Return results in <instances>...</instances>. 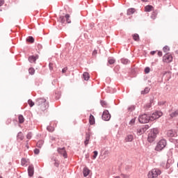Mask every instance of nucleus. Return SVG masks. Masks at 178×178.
Listing matches in <instances>:
<instances>
[{
    "mask_svg": "<svg viewBox=\"0 0 178 178\" xmlns=\"http://www.w3.org/2000/svg\"><path fill=\"white\" fill-rule=\"evenodd\" d=\"M36 104L40 106L39 109L42 111H45L49 108V104L45 99H38L36 100Z\"/></svg>",
    "mask_w": 178,
    "mask_h": 178,
    "instance_id": "1",
    "label": "nucleus"
},
{
    "mask_svg": "<svg viewBox=\"0 0 178 178\" xmlns=\"http://www.w3.org/2000/svg\"><path fill=\"white\" fill-rule=\"evenodd\" d=\"M159 133V131L157 128L152 129L150 133L148 134V138H147L148 142L152 143L154 140H155Z\"/></svg>",
    "mask_w": 178,
    "mask_h": 178,
    "instance_id": "2",
    "label": "nucleus"
},
{
    "mask_svg": "<svg viewBox=\"0 0 178 178\" xmlns=\"http://www.w3.org/2000/svg\"><path fill=\"white\" fill-rule=\"evenodd\" d=\"M162 172L158 168H153L151 171H149L147 174L148 178H156L158 177Z\"/></svg>",
    "mask_w": 178,
    "mask_h": 178,
    "instance_id": "3",
    "label": "nucleus"
},
{
    "mask_svg": "<svg viewBox=\"0 0 178 178\" xmlns=\"http://www.w3.org/2000/svg\"><path fill=\"white\" fill-rule=\"evenodd\" d=\"M166 140L165 139H161L159 143H157L155 151H162L166 147Z\"/></svg>",
    "mask_w": 178,
    "mask_h": 178,
    "instance_id": "4",
    "label": "nucleus"
},
{
    "mask_svg": "<svg viewBox=\"0 0 178 178\" xmlns=\"http://www.w3.org/2000/svg\"><path fill=\"white\" fill-rule=\"evenodd\" d=\"M138 121L140 123H148L150 121L149 117L146 114L140 115L138 118Z\"/></svg>",
    "mask_w": 178,
    "mask_h": 178,
    "instance_id": "5",
    "label": "nucleus"
},
{
    "mask_svg": "<svg viewBox=\"0 0 178 178\" xmlns=\"http://www.w3.org/2000/svg\"><path fill=\"white\" fill-rule=\"evenodd\" d=\"M163 116V113L161 111H156L154 113H152V115H151V117H149L150 119V121H154L156 120L157 119H159V118Z\"/></svg>",
    "mask_w": 178,
    "mask_h": 178,
    "instance_id": "6",
    "label": "nucleus"
},
{
    "mask_svg": "<svg viewBox=\"0 0 178 178\" xmlns=\"http://www.w3.org/2000/svg\"><path fill=\"white\" fill-rule=\"evenodd\" d=\"M70 15L69 14H66L65 17L64 16H60L58 20L61 24H64L65 23V19L67 24H71V19H70Z\"/></svg>",
    "mask_w": 178,
    "mask_h": 178,
    "instance_id": "7",
    "label": "nucleus"
},
{
    "mask_svg": "<svg viewBox=\"0 0 178 178\" xmlns=\"http://www.w3.org/2000/svg\"><path fill=\"white\" fill-rule=\"evenodd\" d=\"M173 60V57L171 54H165L163 57V62L166 63H170Z\"/></svg>",
    "mask_w": 178,
    "mask_h": 178,
    "instance_id": "8",
    "label": "nucleus"
},
{
    "mask_svg": "<svg viewBox=\"0 0 178 178\" xmlns=\"http://www.w3.org/2000/svg\"><path fill=\"white\" fill-rule=\"evenodd\" d=\"M111 118V115L109 113L108 111L105 110L102 114V119L104 121H108Z\"/></svg>",
    "mask_w": 178,
    "mask_h": 178,
    "instance_id": "9",
    "label": "nucleus"
},
{
    "mask_svg": "<svg viewBox=\"0 0 178 178\" xmlns=\"http://www.w3.org/2000/svg\"><path fill=\"white\" fill-rule=\"evenodd\" d=\"M126 143H130L134 140V136L131 134L127 135L124 139Z\"/></svg>",
    "mask_w": 178,
    "mask_h": 178,
    "instance_id": "10",
    "label": "nucleus"
},
{
    "mask_svg": "<svg viewBox=\"0 0 178 178\" xmlns=\"http://www.w3.org/2000/svg\"><path fill=\"white\" fill-rule=\"evenodd\" d=\"M58 151L65 159L67 158V154L66 153L65 148L58 149Z\"/></svg>",
    "mask_w": 178,
    "mask_h": 178,
    "instance_id": "11",
    "label": "nucleus"
},
{
    "mask_svg": "<svg viewBox=\"0 0 178 178\" xmlns=\"http://www.w3.org/2000/svg\"><path fill=\"white\" fill-rule=\"evenodd\" d=\"M28 173L29 177H33L34 174V168L32 165H30L28 168Z\"/></svg>",
    "mask_w": 178,
    "mask_h": 178,
    "instance_id": "12",
    "label": "nucleus"
},
{
    "mask_svg": "<svg viewBox=\"0 0 178 178\" xmlns=\"http://www.w3.org/2000/svg\"><path fill=\"white\" fill-rule=\"evenodd\" d=\"M38 59V56H31L29 58V60L31 63H35V60Z\"/></svg>",
    "mask_w": 178,
    "mask_h": 178,
    "instance_id": "13",
    "label": "nucleus"
},
{
    "mask_svg": "<svg viewBox=\"0 0 178 178\" xmlns=\"http://www.w3.org/2000/svg\"><path fill=\"white\" fill-rule=\"evenodd\" d=\"M177 134L172 129L168 130L167 132V136L168 137H175Z\"/></svg>",
    "mask_w": 178,
    "mask_h": 178,
    "instance_id": "14",
    "label": "nucleus"
},
{
    "mask_svg": "<svg viewBox=\"0 0 178 178\" xmlns=\"http://www.w3.org/2000/svg\"><path fill=\"white\" fill-rule=\"evenodd\" d=\"M90 170L87 168H83V177H87L88 175H90Z\"/></svg>",
    "mask_w": 178,
    "mask_h": 178,
    "instance_id": "15",
    "label": "nucleus"
},
{
    "mask_svg": "<svg viewBox=\"0 0 178 178\" xmlns=\"http://www.w3.org/2000/svg\"><path fill=\"white\" fill-rule=\"evenodd\" d=\"M135 12H136V9L134 8H131L127 10V15H134Z\"/></svg>",
    "mask_w": 178,
    "mask_h": 178,
    "instance_id": "16",
    "label": "nucleus"
},
{
    "mask_svg": "<svg viewBox=\"0 0 178 178\" xmlns=\"http://www.w3.org/2000/svg\"><path fill=\"white\" fill-rule=\"evenodd\" d=\"M89 123L90 124L92 125L95 123V118L92 115H90L89 117Z\"/></svg>",
    "mask_w": 178,
    "mask_h": 178,
    "instance_id": "17",
    "label": "nucleus"
},
{
    "mask_svg": "<svg viewBox=\"0 0 178 178\" xmlns=\"http://www.w3.org/2000/svg\"><path fill=\"white\" fill-rule=\"evenodd\" d=\"M154 9V7L152 6H146L145 7V12H151Z\"/></svg>",
    "mask_w": 178,
    "mask_h": 178,
    "instance_id": "18",
    "label": "nucleus"
},
{
    "mask_svg": "<svg viewBox=\"0 0 178 178\" xmlns=\"http://www.w3.org/2000/svg\"><path fill=\"white\" fill-rule=\"evenodd\" d=\"M90 74L87 73V72H83V78L85 81H88V79H90Z\"/></svg>",
    "mask_w": 178,
    "mask_h": 178,
    "instance_id": "19",
    "label": "nucleus"
},
{
    "mask_svg": "<svg viewBox=\"0 0 178 178\" xmlns=\"http://www.w3.org/2000/svg\"><path fill=\"white\" fill-rule=\"evenodd\" d=\"M177 116H178V110H176L175 112L170 113V118H176Z\"/></svg>",
    "mask_w": 178,
    "mask_h": 178,
    "instance_id": "20",
    "label": "nucleus"
},
{
    "mask_svg": "<svg viewBox=\"0 0 178 178\" xmlns=\"http://www.w3.org/2000/svg\"><path fill=\"white\" fill-rule=\"evenodd\" d=\"M133 39L134 41L136 42H139L140 38H139V35L138 33H134L132 35Z\"/></svg>",
    "mask_w": 178,
    "mask_h": 178,
    "instance_id": "21",
    "label": "nucleus"
},
{
    "mask_svg": "<svg viewBox=\"0 0 178 178\" xmlns=\"http://www.w3.org/2000/svg\"><path fill=\"white\" fill-rule=\"evenodd\" d=\"M90 140V134H86L85 145L86 146L88 144V142Z\"/></svg>",
    "mask_w": 178,
    "mask_h": 178,
    "instance_id": "22",
    "label": "nucleus"
},
{
    "mask_svg": "<svg viewBox=\"0 0 178 178\" xmlns=\"http://www.w3.org/2000/svg\"><path fill=\"white\" fill-rule=\"evenodd\" d=\"M149 91H150V88H149V87H146V88H145V90L141 91V94H142V95L148 94Z\"/></svg>",
    "mask_w": 178,
    "mask_h": 178,
    "instance_id": "23",
    "label": "nucleus"
},
{
    "mask_svg": "<svg viewBox=\"0 0 178 178\" xmlns=\"http://www.w3.org/2000/svg\"><path fill=\"white\" fill-rule=\"evenodd\" d=\"M43 144H44V141H43V140H39V141L37 143L36 145H37L38 147L42 148Z\"/></svg>",
    "mask_w": 178,
    "mask_h": 178,
    "instance_id": "24",
    "label": "nucleus"
},
{
    "mask_svg": "<svg viewBox=\"0 0 178 178\" xmlns=\"http://www.w3.org/2000/svg\"><path fill=\"white\" fill-rule=\"evenodd\" d=\"M156 17H157V12L156 11L152 12L151 18L154 20V19H156Z\"/></svg>",
    "mask_w": 178,
    "mask_h": 178,
    "instance_id": "25",
    "label": "nucleus"
},
{
    "mask_svg": "<svg viewBox=\"0 0 178 178\" xmlns=\"http://www.w3.org/2000/svg\"><path fill=\"white\" fill-rule=\"evenodd\" d=\"M145 132V130L143 128H141V129H138L137 130V133L139 136H141L143 133Z\"/></svg>",
    "mask_w": 178,
    "mask_h": 178,
    "instance_id": "26",
    "label": "nucleus"
},
{
    "mask_svg": "<svg viewBox=\"0 0 178 178\" xmlns=\"http://www.w3.org/2000/svg\"><path fill=\"white\" fill-rule=\"evenodd\" d=\"M26 41L30 42V43H33L34 42V38L32 36H29L27 39Z\"/></svg>",
    "mask_w": 178,
    "mask_h": 178,
    "instance_id": "27",
    "label": "nucleus"
},
{
    "mask_svg": "<svg viewBox=\"0 0 178 178\" xmlns=\"http://www.w3.org/2000/svg\"><path fill=\"white\" fill-rule=\"evenodd\" d=\"M101 104H102V107H104V108H106L108 106L107 102L104 100L101 101Z\"/></svg>",
    "mask_w": 178,
    "mask_h": 178,
    "instance_id": "28",
    "label": "nucleus"
},
{
    "mask_svg": "<svg viewBox=\"0 0 178 178\" xmlns=\"http://www.w3.org/2000/svg\"><path fill=\"white\" fill-rule=\"evenodd\" d=\"M19 123H24V118L23 115H20L19 116Z\"/></svg>",
    "mask_w": 178,
    "mask_h": 178,
    "instance_id": "29",
    "label": "nucleus"
},
{
    "mask_svg": "<svg viewBox=\"0 0 178 178\" xmlns=\"http://www.w3.org/2000/svg\"><path fill=\"white\" fill-rule=\"evenodd\" d=\"M29 72L31 75H33L35 74V70L33 67H30L29 70Z\"/></svg>",
    "mask_w": 178,
    "mask_h": 178,
    "instance_id": "30",
    "label": "nucleus"
},
{
    "mask_svg": "<svg viewBox=\"0 0 178 178\" xmlns=\"http://www.w3.org/2000/svg\"><path fill=\"white\" fill-rule=\"evenodd\" d=\"M135 123H136V118H134L130 120L129 125L133 126L135 124Z\"/></svg>",
    "mask_w": 178,
    "mask_h": 178,
    "instance_id": "31",
    "label": "nucleus"
},
{
    "mask_svg": "<svg viewBox=\"0 0 178 178\" xmlns=\"http://www.w3.org/2000/svg\"><path fill=\"white\" fill-rule=\"evenodd\" d=\"M28 104H29L31 108H32L35 105V103L31 99H29L28 101Z\"/></svg>",
    "mask_w": 178,
    "mask_h": 178,
    "instance_id": "32",
    "label": "nucleus"
},
{
    "mask_svg": "<svg viewBox=\"0 0 178 178\" xmlns=\"http://www.w3.org/2000/svg\"><path fill=\"white\" fill-rule=\"evenodd\" d=\"M115 63V60L113 58H109L108 59V63L111 65H113Z\"/></svg>",
    "mask_w": 178,
    "mask_h": 178,
    "instance_id": "33",
    "label": "nucleus"
},
{
    "mask_svg": "<svg viewBox=\"0 0 178 178\" xmlns=\"http://www.w3.org/2000/svg\"><path fill=\"white\" fill-rule=\"evenodd\" d=\"M54 166L58 167L60 165V163L58 161V160L54 159Z\"/></svg>",
    "mask_w": 178,
    "mask_h": 178,
    "instance_id": "34",
    "label": "nucleus"
},
{
    "mask_svg": "<svg viewBox=\"0 0 178 178\" xmlns=\"http://www.w3.org/2000/svg\"><path fill=\"white\" fill-rule=\"evenodd\" d=\"M93 154H94V155H93V159H97V156H98V152H97V151H95L94 152H93Z\"/></svg>",
    "mask_w": 178,
    "mask_h": 178,
    "instance_id": "35",
    "label": "nucleus"
},
{
    "mask_svg": "<svg viewBox=\"0 0 178 178\" xmlns=\"http://www.w3.org/2000/svg\"><path fill=\"white\" fill-rule=\"evenodd\" d=\"M163 51L164 52H167L169 51V47L168 46H165L163 48Z\"/></svg>",
    "mask_w": 178,
    "mask_h": 178,
    "instance_id": "36",
    "label": "nucleus"
},
{
    "mask_svg": "<svg viewBox=\"0 0 178 178\" xmlns=\"http://www.w3.org/2000/svg\"><path fill=\"white\" fill-rule=\"evenodd\" d=\"M135 110L134 106H131V107H128V111H133Z\"/></svg>",
    "mask_w": 178,
    "mask_h": 178,
    "instance_id": "37",
    "label": "nucleus"
},
{
    "mask_svg": "<svg viewBox=\"0 0 178 178\" xmlns=\"http://www.w3.org/2000/svg\"><path fill=\"white\" fill-rule=\"evenodd\" d=\"M149 72H150V68L149 67H145V72L146 74H148L149 73Z\"/></svg>",
    "mask_w": 178,
    "mask_h": 178,
    "instance_id": "38",
    "label": "nucleus"
},
{
    "mask_svg": "<svg viewBox=\"0 0 178 178\" xmlns=\"http://www.w3.org/2000/svg\"><path fill=\"white\" fill-rule=\"evenodd\" d=\"M18 138H19V139H21V140H23V139H24L23 134L19 133V134H18Z\"/></svg>",
    "mask_w": 178,
    "mask_h": 178,
    "instance_id": "39",
    "label": "nucleus"
},
{
    "mask_svg": "<svg viewBox=\"0 0 178 178\" xmlns=\"http://www.w3.org/2000/svg\"><path fill=\"white\" fill-rule=\"evenodd\" d=\"M47 129L49 130V131H54V128L51 127H47Z\"/></svg>",
    "mask_w": 178,
    "mask_h": 178,
    "instance_id": "40",
    "label": "nucleus"
},
{
    "mask_svg": "<svg viewBox=\"0 0 178 178\" xmlns=\"http://www.w3.org/2000/svg\"><path fill=\"white\" fill-rule=\"evenodd\" d=\"M53 66H54V64L50 63H49V69H50V70H54V67Z\"/></svg>",
    "mask_w": 178,
    "mask_h": 178,
    "instance_id": "41",
    "label": "nucleus"
},
{
    "mask_svg": "<svg viewBox=\"0 0 178 178\" xmlns=\"http://www.w3.org/2000/svg\"><path fill=\"white\" fill-rule=\"evenodd\" d=\"M34 153H35V154H40V150L38 149H35V150H34Z\"/></svg>",
    "mask_w": 178,
    "mask_h": 178,
    "instance_id": "42",
    "label": "nucleus"
},
{
    "mask_svg": "<svg viewBox=\"0 0 178 178\" xmlns=\"http://www.w3.org/2000/svg\"><path fill=\"white\" fill-rule=\"evenodd\" d=\"M26 159H22V165H24L26 164Z\"/></svg>",
    "mask_w": 178,
    "mask_h": 178,
    "instance_id": "43",
    "label": "nucleus"
},
{
    "mask_svg": "<svg viewBox=\"0 0 178 178\" xmlns=\"http://www.w3.org/2000/svg\"><path fill=\"white\" fill-rule=\"evenodd\" d=\"M4 0H0V7L2 6L4 4Z\"/></svg>",
    "mask_w": 178,
    "mask_h": 178,
    "instance_id": "44",
    "label": "nucleus"
},
{
    "mask_svg": "<svg viewBox=\"0 0 178 178\" xmlns=\"http://www.w3.org/2000/svg\"><path fill=\"white\" fill-rule=\"evenodd\" d=\"M157 54H159V57H162L163 56V52L162 51H159V53H157Z\"/></svg>",
    "mask_w": 178,
    "mask_h": 178,
    "instance_id": "45",
    "label": "nucleus"
},
{
    "mask_svg": "<svg viewBox=\"0 0 178 178\" xmlns=\"http://www.w3.org/2000/svg\"><path fill=\"white\" fill-rule=\"evenodd\" d=\"M66 71H67V67H64V68L63 69L62 72L64 74V73L66 72Z\"/></svg>",
    "mask_w": 178,
    "mask_h": 178,
    "instance_id": "46",
    "label": "nucleus"
},
{
    "mask_svg": "<svg viewBox=\"0 0 178 178\" xmlns=\"http://www.w3.org/2000/svg\"><path fill=\"white\" fill-rule=\"evenodd\" d=\"M122 63H128L129 60H128L122 59Z\"/></svg>",
    "mask_w": 178,
    "mask_h": 178,
    "instance_id": "47",
    "label": "nucleus"
},
{
    "mask_svg": "<svg viewBox=\"0 0 178 178\" xmlns=\"http://www.w3.org/2000/svg\"><path fill=\"white\" fill-rule=\"evenodd\" d=\"M121 176H122L123 178H129V176H128V175H124V174H122Z\"/></svg>",
    "mask_w": 178,
    "mask_h": 178,
    "instance_id": "48",
    "label": "nucleus"
},
{
    "mask_svg": "<svg viewBox=\"0 0 178 178\" xmlns=\"http://www.w3.org/2000/svg\"><path fill=\"white\" fill-rule=\"evenodd\" d=\"M150 54H151L152 56H154V55H155L156 54V51H153Z\"/></svg>",
    "mask_w": 178,
    "mask_h": 178,
    "instance_id": "49",
    "label": "nucleus"
},
{
    "mask_svg": "<svg viewBox=\"0 0 178 178\" xmlns=\"http://www.w3.org/2000/svg\"><path fill=\"white\" fill-rule=\"evenodd\" d=\"M27 138L31 139V134H28Z\"/></svg>",
    "mask_w": 178,
    "mask_h": 178,
    "instance_id": "50",
    "label": "nucleus"
},
{
    "mask_svg": "<svg viewBox=\"0 0 178 178\" xmlns=\"http://www.w3.org/2000/svg\"><path fill=\"white\" fill-rule=\"evenodd\" d=\"M97 50H94V51H93V53H92V55L94 56H95V55H97Z\"/></svg>",
    "mask_w": 178,
    "mask_h": 178,
    "instance_id": "51",
    "label": "nucleus"
},
{
    "mask_svg": "<svg viewBox=\"0 0 178 178\" xmlns=\"http://www.w3.org/2000/svg\"><path fill=\"white\" fill-rule=\"evenodd\" d=\"M165 168H166V169L170 168V164H169L168 163H167Z\"/></svg>",
    "mask_w": 178,
    "mask_h": 178,
    "instance_id": "52",
    "label": "nucleus"
},
{
    "mask_svg": "<svg viewBox=\"0 0 178 178\" xmlns=\"http://www.w3.org/2000/svg\"><path fill=\"white\" fill-rule=\"evenodd\" d=\"M115 178H120V177H119V176H117V177H115Z\"/></svg>",
    "mask_w": 178,
    "mask_h": 178,
    "instance_id": "53",
    "label": "nucleus"
},
{
    "mask_svg": "<svg viewBox=\"0 0 178 178\" xmlns=\"http://www.w3.org/2000/svg\"><path fill=\"white\" fill-rule=\"evenodd\" d=\"M176 54H178V50L176 51Z\"/></svg>",
    "mask_w": 178,
    "mask_h": 178,
    "instance_id": "54",
    "label": "nucleus"
},
{
    "mask_svg": "<svg viewBox=\"0 0 178 178\" xmlns=\"http://www.w3.org/2000/svg\"><path fill=\"white\" fill-rule=\"evenodd\" d=\"M38 178H42V177H39Z\"/></svg>",
    "mask_w": 178,
    "mask_h": 178,
    "instance_id": "55",
    "label": "nucleus"
},
{
    "mask_svg": "<svg viewBox=\"0 0 178 178\" xmlns=\"http://www.w3.org/2000/svg\"><path fill=\"white\" fill-rule=\"evenodd\" d=\"M177 168H178V163H177Z\"/></svg>",
    "mask_w": 178,
    "mask_h": 178,
    "instance_id": "56",
    "label": "nucleus"
},
{
    "mask_svg": "<svg viewBox=\"0 0 178 178\" xmlns=\"http://www.w3.org/2000/svg\"><path fill=\"white\" fill-rule=\"evenodd\" d=\"M0 178H2L1 177H0Z\"/></svg>",
    "mask_w": 178,
    "mask_h": 178,
    "instance_id": "57",
    "label": "nucleus"
},
{
    "mask_svg": "<svg viewBox=\"0 0 178 178\" xmlns=\"http://www.w3.org/2000/svg\"><path fill=\"white\" fill-rule=\"evenodd\" d=\"M177 147H178V144H177Z\"/></svg>",
    "mask_w": 178,
    "mask_h": 178,
    "instance_id": "58",
    "label": "nucleus"
}]
</instances>
